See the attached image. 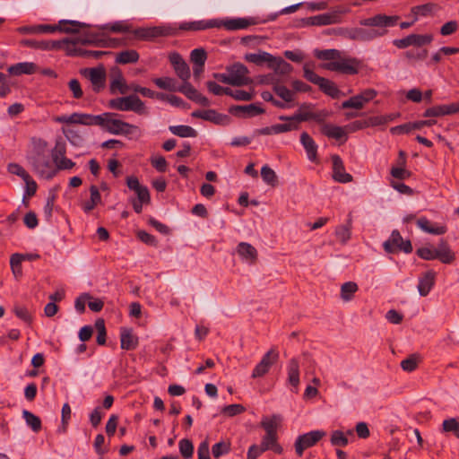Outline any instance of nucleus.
Here are the masks:
<instances>
[{
    "label": "nucleus",
    "instance_id": "9",
    "mask_svg": "<svg viewBox=\"0 0 459 459\" xmlns=\"http://www.w3.org/2000/svg\"><path fill=\"white\" fill-rule=\"evenodd\" d=\"M28 159L33 167V169L41 178L50 179L56 176V169L55 168L53 162L49 160L48 153L29 155Z\"/></svg>",
    "mask_w": 459,
    "mask_h": 459
},
{
    "label": "nucleus",
    "instance_id": "35",
    "mask_svg": "<svg viewBox=\"0 0 459 459\" xmlns=\"http://www.w3.org/2000/svg\"><path fill=\"white\" fill-rule=\"evenodd\" d=\"M36 69L37 65L34 63L22 62L11 65L8 72L13 75L32 74Z\"/></svg>",
    "mask_w": 459,
    "mask_h": 459
},
{
    "label": "nucleus",
    "instance_id": "48",
    "mask_svg": "<svg viewBox=\"0 0 459 459\" xmlns=\"http://www.w3.org/2000/svg\"><path fill=\"white\" fill-rule=\"evenodd\" d=\"M62 131L64 135L73 145L80 146L82 143L83 138L79 131L74 128H63Z\"/></svg>",
    "mask_w": 459,
    "mask_h": 459
},
{
    "label": "nucleus",
    "instance_id": "58",
    "mask_svg": "<svg viewBox=\"0 0 459 459\" xmlns=\"http://www.w3.org/2000/svg\"><path fill=\"white\" fill-rule=\"evenodd\" d=\"M261 177L268 185L274 186L277 182V177L273 169L268 165H264L261 169Z\"/></svg>",
    "mask_w": 459,
    "mask_h": 459
},
{
    "label": "nucleus",
    "instance_id": "21",
    "mask_svg": "<svg viewBox=\"0 0 459 459\" xmlns=\"http://www.w3.org/2000/svg\"><path fill=\"white\" fill-rule=\"evenodd\" d=\"M178 91L189 100L204 107H209L211 104L210 100L205 96L202 95L188 82L184 83Z\"/></svg>",
    "mask_w": 459,
    "mask_h": 459
},
{
    "label": "nucleus",
    "instance_id": "57",
    "mask_svg": "<svg viewBox=\"0 0 459 459\" xmlns=\"http://www.w3.org/2000/svg\"><path fill=\"white\" fill-rule=\"evenodd\" d=\"M230 451V444L228 442L221 441L214 444L212 447V455L219 458L221 455L229 454Z\"/></svg>",
    "mask_w": 459,
    "mask_h": 459
},
{
    "label": "nucleus",
    "instance_id": "10",
    "mask_svg": "<svg viewBox=\"0 0 459 459\" xmlns=\"http://www.w3.org/2000/svg\"><path fill=\"white\" fill-rule=\"evenodd\" d=\"M66 154V143L62 139H57L55 143V146L51 151L52 162L55 164V168L57 170L71 169L75 166V163L65 157Z\"/></svg>",
    "mask_w": 459,
    "mask_h": 459
},
{
    "label": "nucleus",
    "instance_id": "32",
    "mask_svg": "<svg viewBox=\"0 0 459 459\" xmlns=\"http://www.w3.org/2000/svg\"><path fill=\"white\" fill-rule=\"evenodd\" d=\"M439 10V6L437 4L428 3L425 4L416 5L411 8V13L418 20L419 17H428L433 15Z\"/></svg>",
    "mask_w": 459,
    "mask_h": 459
},
{
    "label": "nucleus",
    "instance_id": "4",
    "mask_svg": "<svg viewBox=\"0 0 459 459\" xmlns=\"http://www.w3.org/2000/svg\"><path fill=\"white\" fill-rule=\"evenodd\" d=\"M252 18H234V19H211L201 20L195 22H183L179 25L182 30H204L212 28H225L228 30H238L247 29V27L255 24Z\"/></svg>",
    "mask_w": 459,
    "mask_h": 459
},
{
    "label": "nucleus",
    "instance_id": "19",
    "mask_svg": "<svg viewBox=\"0 0 459 459\" xmlns=\"http://www.w3.org/2000/svg\"><path fill=\"white\" fill-rule=\"evenodd\" d=\"M333 178L340 183H349L352 180V176L345 171L344 164L341 157L337 154L332 156Z\"/></svg>",
    "mask_w": 459,
    "mask_h": 459
},
{
    "label": "nucleus",
    "instance_id": "46",
    "mask_svg": "<svg viewBox=\"0 0 459 459\" xmlns=\"http://www.w3.org/2000/svg\"><path fill=\"white\" fill-rule=\"evenodd\" d=\"M442 431L443 432H451L457 438H459V419L449 418V419L445 420L442 423Z\"/></svg>",
    "mask_w": 459,
    "mask_h": 459
},
{
    "label": "nucleus",
    "instance_id": "27",
    "mask_svg": "<svg viewBox=\"0 0 459 459\" xmlns=\"http://www.w3.org/2000/svg\"><path fill=\"white\" fill-rule=\"evenodd\" d=\"M300 143L306 150L307 158L312 162L317 161V144L313 138L307 133L300 134Z\"/></svg>",
    "mask_w": 459,
    "mask_h": 459
},
{
    "label": "nucleus",
    "instance_id": "13",
    "mask_svg": "<svg viewBox=\"0 0 459 459\" xmlns=\"http://www.w3.org/2000/svg\"><path fill=\"white\" fill-rule=\"evenodd\" d=\"M226 70L228 73H230L232 81V86L241 87L251 84L253 82V80L248 76V68L239 62L227 66Z\"/></svg>",
    "mask_w": 459,
    "mask_h": 459
},
{
    "label": "nucleus",
    "instance_id": "42",
    "mask_svg": "<svg viewBox=\"0 0 459 459\" xmlns=\"http://www.w3.org/2000/svg\"><path fill=\"white\" fill-rule=\"evenodd\" d=\"M169 131L179 137H195L197 132L189 126H170Z\"/></svg>",
    "mask_w": 459,
    "mask_h": 459
},
{
    "label": "nucleus",
    "instance_id": "18",
    "mask_svg": "<svg viewBox=\"0 0 459 459\" xmlns=\"http://www.w3.org/2000/svg\"><path fill=\"white\" fill-rule=\"evenodd\" d=\"M229 112L238 117L247 118L264 114L265 110L258 103L248 105H234L229 108Z\"/></svg>",
    "mask_w": 459,
    "mask_h": 459
},
{
    "label": "nucleus",
    "instance_id": "33",
    "mask_svg": "<svg viewBox=\"0 0 459 459\" xmlns=\"http://www.w3.org/2000/svg\"><path fill=\"white\" fill-rule=\"evenodd\" d=\"M238 255L247 262L254 263L257 258L256 249L250 244L241 242L237 247Z\"/></svg>",
    "mask_w": 459,
    "mask_h": 459
},
{
    "label": "nucleus",
    "instance_id": "5",
    "mask_svg": "<svg viewBox=\"0 0 459 459\" xmlns=\"http://www.w3.org/2000/svg\"><path fill=\"white\" fill-rule=\"evenodd\" d=\"M119 115L105 112L100 115H91L90 126H99L109 134L116 135H130L139 131L137 126L118 119Z\"/></svg>",
    "mask_w": 459,
    "mask_h": 459
},
{
    "label": "nucleus",
    "instance_id": "7",
    "mask_svg": "<svg viewBox=\"0 0 459 459\" xmlns=\"http://www.w3.org/2000/svg\"><path fill=\"white\" fill-rule=\"evenodd\" d=\"M329 117V112L325 109L313 111L310 104L303 103L299 110L292 116H280L281 121H294L299 125L300 122L314 120L318 124H322Z\"/></svg>",
    "mask_w": 459,
    "mask_h": 459
},
{
    "label": "nucleus",
    "instance_id": "8",
    "mask_svg": "<svg viewBox=\"0 0 459 459\" xmlns=\"http://www.w3.org/2000/svg\"><path fill=\"white\" fill-rule=\"evenodd\" d=\"M304 77L308 82L317 85L325 94L337 99L340 94V90L336 84L329 79L324 78L316 74L311 68L309 64H305L303 66Z\"/></svg>",
    "mask_w": 459,
    "mask_h": 459
},
{
    "label": "nucleus",
    "instance_id": "43",
    "mask_svg": "<svg viewBox=\"0 0 459 459\" xmlns=\"http://www.w3.org/2000/svg\"><path fill=\"white\" fill-rule=\"evenodd\" d=\"M351 225L349 221L347 225H340L335 229V237L342 245H346L351 237Z\"/></svg>",
    "mask_w": 459,
    "mask_h": 459
},
{
    "label": "nucleus",
    "instance_id": "38",
    "mask_svg": "<svg viewBox=\"0 0 459 459\" xmlns=\"http://www.w3.org/2000/svg\"><path fill=\"white\" fill-rule=\"evenodd\" d=\"M23 261L24 257L20 253H14L10 257L11 270L16 280H20L22 277V264Z\"/></svg>",
    "mask_w": 459,
    "mask_h": 459
},
{
    "label": "nucleus",
    "instance_id": "60",
    "mask_svg": "<svg viewBox=\"0 0 459 459\" xmlns=\"http://www.w3.org/2000/svg\"><path fill=\"white\" fill-rule=\"evenodd\" d=\"M100 30H109L112 32H128L130 26L124 22H116L112 24H105L100 27Z\"/></svg>",
    "mask_w": 459,
    "mask_h": 459
},
{
    "label": "nucleus",
    "instance_id": "15",
    "mask_svg": "<svg viewBox=\"0 0 459 459\" xmlns=\"http://www.w3.org/2000/svg\"><path fill=\"white\" fill-rule=\"evenodd\" d=\"M91 83L92 91L95 93L102 91L106 86L107 74L102 66L86 68L82 73Z\"/></svg>",
    "mask_w": 459,
    "mask_h": 459
},
{
    "label": "nucleus",
    "instance_id": "23",
    "mask_svg": "<svg viewBox=\"0 0 459 459\" xmlns=\"http://www.w3.org/2000/svg\"><path fill=\"white\" fill-rule=\"evenodd\" d=\"M121 349L133 351L138 346V337L134 334L131 328L122 327L120 329Z\"/></svg>",
    "mask_w": 459,
    "mask_h": 459
},
{
    "label": "nucleus",
    "instance_id": "34",
    "mask_svg": "<svg viewBox=\"0 0 459 459\" xmlns=\"http://www.w3.org/2000/svg\"><path fill=\"white\" fill-rule=\"evenodd\" d=\"M281 420L282 418L279 414L264 416L261 420V427L264 429L266 433L277 434V429Z\"/></svg>",
    "mask_w": 459,
    "mask_h": 459
},
{
    "label": "nucleus",
    "instance_id": "61",
    "mask_svg": "<svg viewBox=\"0 0 459 459\" xmlns=\"http://www.w3.org/2000/svg\"><path fill=\"white\" fill-rule=\"evenodd\" d=\"M245 411L246 409L243 405L235 403L224 406L221 411L228 417H233L241 414Z\"/></svg>",
    "mask_w": 459,
    "mask_h": 459
},
{
    "label": "nucleus",
    "instance_id": "39",
    "mask_svg": "<svg viewBox=\"0 0 459 459\" xmlns=\"http://www.w3.org/2000/svg\"><path fill=\"white\" fill-rule=\"evenodd\" d=\"M269 68L273 69L276 74L286 75L292 72L293 67L290 64L283 60L281 57H275L274 61L269 65Z\"/></svg>",
    "mask_w": 459,
    "mask_h": 459
},
{
    "label": "nucleus",
    "instance_id": "20",
    "mask_svg": "<svg viewBox=\"0 0 459 459\" xmlns=\"http://www.w3.org/2000/svg\"><path fill=\"white\" fill-rule=\"evenodd\" d=\"M339 22V15L333 13H322L303 20V23L307 26H322L333 24Z\"/></svg>",
    "mask_w": 459,
    "mask_h": 459
},
{
    "label": "nucleus",
    "instance_id": "22",
    "mask_svg": "<svg viewBox=\"0 0 459 459\" xmlns=\"http://www.w3.org/2000/svg\"><path fill=\"white\" fill-rule=\"evenodd\" d=\"M54 121L62 124H77L90 126L91 114L74 112L69 116H57L54 117Z\"/></svg>",
    "mask_w": 459,
    "mask_h": 459
},
{
    "label": "nucleus",
    "instance_id": "41",
    "mask_svg": "<svg viewBox=\"0 0 459 459\" xmlns=\"http://www.w3.org/2000/svg\"><path fill=\"white\" fill-rule=\"evenodd\" d=\"M139 59V54L136 50L129 49L124 50L117 55L116 62L117 64H133L136 63Z\"/></svg>",
    "mask_w": 459,
    "mask_h": 459
},
{
    "label": "nucleus",
    "instance_id": "6",
    "mask_svg": "<svg viewBox=\"0 0 459 459\" xmlns=\"http://www.w3.org/2000/svg\"><path fill=\"white\" fill-rule=\"evenodd\" d=\"M108 107L118 111H133L140 116L149 114L144 102L136 94L112 99L108 101Z\"/></svg>",
    "mask_w": 459,
    "mask_h": 459
},
{
    "label": "nucleus",
    "instance_id": "14",
    "mask_svg": "<svg viewBox=\"0 0 459 459\" xmlns=\"http://www.w3.org/2000/svg\"><path fill=\"white\" fill-rule=\"evenodd\" d=\"M68 39L62 40H36V39H22L21 44L24 47L31 48L34 49L51 51L64 49L66 52V46Z\"/></svg>",
    "mask_w": 459,
    "mask_h": 459
},
{
    "label": "nucleus",
    "instance_id": "3",
    "mask_svg": "<svg viewBox=\"0 0 459 459\" xmlns=\"http://www.w3.org/2000/svg\"><path fill=\"white\" fill-rule=\"evenodd\" d=\"M78 42L82 43V45H94L102 48L117 46V41L114 39H106L104 35L100 33L87 32L82 38L76 40L68 39V43L66 46V56L92 57L94 59H100L106 54L104 51L86 50L79 48L77 47Z\"/></svg>",
    "mask_w": 459,
    "mask_h": 459
},
{
    "label": "nucleus",
    "instance_id": "29",
    "mask_svg": "<svg viewBox=\"0 0 459 459\" xmlns=\"http://www.w3.org/2000/svg\"><path fill=\"white\" fill-rule=\"evenodd\" d=\"M245 60L260 66L266 65L269 68V65L274 61V56L268 52L259 51L258 53L246 54Z\"/></svg>",
    "mask_w": 459,
    "mask_h": 459
},
{
    "label": "nucleus",
    "instance_id": "24",
    "mask_svg": "<svg viewBox=\"0 0 459 459\" xmlns=\"http://www.w3.org/2000/svg\"><path fill=\"white\" fill-rule=\"evenodd\" d=\"M126 186L137 195L138 201H150L149 189L147 186L141 185L136 177H127Z\"/></svg>",
    "mask_w": 459,
    "mask_h": 459
},
{
    "label": "nucleus",
    "instance_id": "26",
    "mask_svg": "<svg viewBox=\"0 0 459 459\" xmlns=\"http://www.w3.org/2000/svg\"><path fill=\"white\" fill-rule=\"evenodd\" d=\"M436 273L428 271L424 273L419 279L418 290L420 296H427L435 284Z\"/></svg>",
    "mask_w": 459,
    "mask_h": 459
},
{
    "label": "nucleus",
    "instance_id": "31",
    "mask_svg": "<svg viewBox=\"0 0 459 459\" xmlns=\"http://www.w3.org/2000/svg\"><path fill=\"white\" fill-rule=\"evenodd\" d=\"M57 31L64 33H77L81 29L91 27L90 24L73 20L59 21Z\"/></svg>",
    "mask_w": 459,
    "mask_h": 459
},
{
    "label": "nucleus",
    "instance_id": "63",
    "mask_svg": "<svg viewBox=\"0 0 459 459\" xmlns=\"http://www.w3.org/2000/svg\"><path fill=\"white\" fill-rule=\"evenodd\" d=\"M95 327L98 331L96 342L99 345H104L106 343V328L103 319H98L95 322Z\"/></svg>",
    "mask_w": 459,
    "mask_h": 459
},
{
    "label": "nucleus",
    "instance_id": "54",
    "mask_svg": "<svg viewBox=\"0 0 459 459\" xmlns=\"http://www.w3.org/2000/svg\"><path fill=\"white\" fill-rule=\"evenodd\" d=\"M365 104H366V102L363 101V99L360 97V95L357 94L355 96L351 97L349 100L343 101L342 103V108L344 109H346V108L361 109Z\"/></svg>",
    "mask_w": 459,
    "mask_h": 459
},
{
    "label": "nucleus",
    "instance_id": "62",
    "mask_svg": "<svg viewBox=\"0 0 459 459\" xmlns=\"http://www.w3.org/2000/svg\"><path fill=\"white\" fill-rule=\"evenodd\" d=\"M419 359L418 356L413 354L408 357L407 359L402 360L401 368L407 372L414 371L418 367Z\"/></svg>",
    "mask_w": 459,
    "mask_h": 459
},
{
    "label": "nucleus",
    "instance_id": "17",
    "mask_svg": "<svg viewBox=\"0 0 459 459\" xmlns=\"http://www.w3.org/2000/svg\"><path fill=\"white\" fill-rule=\"evenodd\" d=\"M279 359V351L275 348H271L261 359L260 362L255 367L252 372V377H262L267 374L271 367Z\"/></svg>",
    "mask_w": 459,
    "mask_h": 459
},
{
    "label": "nucleus",
    "instance_id": "44",
    "mask_svg": "<svg viewBox=\"0 0 459 459\" xmlns=\"http://www.w3.org/2000/svg\"><path fill=\"white\" fill-rule=\"evenodd\" d=\"M22 416L28 426L31 428L34 432H39L41 429L40 419L29 411H23Z\"/></svg>",
    "mask_w": 459,
    "mask_h": 459
},
{
    "label": "nucleus",
    "instance_id": "1",
    "mask_svg": "<svg viewBox=\"0 0 459 459\" xmlns=\"http://www.w3.org/2000/svg\"><path fill=\"white\" fill-rule=\"evenodd\" d=\"M400 17L398 15H386L379 13L359 21V24L365 28H351L345 30L343 35L345 38L358 41H371L383 37L387 33V28L397 24Z\"/></svg>",
    "mask_w": 459,
    "mask_h": 459
},
{
    "label": "nucleus",
    "instance_id": "2",
    "mask_svg": "<svg viewBox=\"0 0 459 459\" xmlns=\"http://www.w3.org/2000/svg\"><path fill=\"white\" fill-rule=\"evenodd\" d=\"M315 56L319 60L328 61L322 64V68L342 74L354 75L361 68V61L355 57H343L337 49H316Z\"/></svg>",
    "mask_w": 459,
    "mask_h": 459
},
{
    "label": "nucleus",
    "instance_id": "52",
    "mask_svg": "<svg viewBox=\"0 0 459 459\" xmlns=\"http://www.w3.org/2000/svg\"><path fill=\"white\" fill-rule=\"evenodd\" d=\"M178 448L181 455L186 458H191L194 454V445L191 440L183 438L178 443Z\"/></svg>",
    "mask_w": 459,
    "mask_h": 459
},
{
    "label": "nucleus",
    "instance_id": "49",
    "mask_svg": "<svg viewBox=\"0 0 459 459\" xmlns=\"http://www.w3.org/2000/svg\"><path fill=\"white\" fill-rule=\"evenodd\" d=\"M32 150L30 155H38L47 153L48 143L42 138L32 137L30 140Z\"/></svg>",
    "mask_w": 459,
    "mask_h": 459
},
{
    "label": "nucleus",
    "instance_id": "16",
    "mask_svg": "<svg viewBox=\"0 0 459 459\" xmlns=\"http://www.w3.org/2000/svg\"><path fill=\"white\" fill-rule=\"evenodd\" d=\"M384 249L387 253H394L396 251H403L404 253H411L412 246L410 240H403L398 230H393L390 238L384 242Z\"/></svg>",
    "mask_w": 459,
    "mask_h": 459
},
{
    "label": "nucleus",
    "instance_id": "40",
    "mask_svg": "<svg viewBox=\"0 0 459 459\" xmlns=\"http://www.w3.org/2000/svg\"><path fill=\"white\" fill-rule=\"evenodd\" d=\"M321 132L328 138H333L335 140H340L345 137V132L343 128L338 126L325 124L321 128Z\"/></svg>",
    "mask_w": 459,
    "mask_h": 459
},
{
    "label": "nucleus",
    "instance_id": "12",
    "mask_svg": "<svg viewBox=\"0 0 459 459\" xmlns=\"http://www.w3.org/2000/svg\"><path fill=\"white\" fill-rule=\"evenodd\" d=\"M326 433L324 430H312L303 435H299L295 443V452L299 456H302L304 451L315 446Z\"/></svg>",
    "mask_w": 459,
    "mask_h": 459
},
{
    "label": "nucleus",
    "instance_id": "11",
    "mask_svg": "<svg viewBox=\"0 0 459 459\" xmlns=\"http://www.w3.org/2000/svg\"><path fill=\"white\" fill-rule=\"evenodd\" d=\"M135 38L140 39H152L158 37L174 36L177 29L171 26H156L151 28H137L133 30Z\"/></svg>",
    "mask_w": 459,
    "mask_h": 459
},
{
    "label": "nucleus",
    "instance_id": "53",
    "mask_svg": "<svg viewBox=\"0 0 459 459\" xmlns=\"http://www.w3.org/2000/svg\"><path fill=\"white\" fill-rule=\"evenodd\" d=\"M429 51L426 48L410 49L404 53L405 57L410 61H422L428 56Z\"/></svg>",
    "mask_w": 459,
    "mask_h": 459
},
{
    "label": "nucleus",
    "instance_id": "25",
    "mask_svg": "<svg viewBox=\"0 0 459 459\" xmlns=\"http://www.w3.org/2000/svg\"><path fill=\"white\" fill-rule=\"evenodd\" d=\"M193 117L201 118L217 125H221L228 118L227 116L215 111L214 109L195 110L192 113Z\"/></svg>",
    "mask_w": 459,
    "mask_h": 459
},
{
    "label": "nucleus",
    "instance_id": "30",
    "mask_svg": "<svg viewBox=\"0 0 459 459\" xmlns=\"http://www.w3.org/2000/svg\"><path fill=\"white\" fill-rule=\"evenodd\" d=\"M455 258V253L451 250L448 243L442 239L438 247H436V259L443 264H451Z\"/></svg>",
    "mask_w": 459,
    "mask_h": 459
},
{
    "label": "nucleus",
    "instance_id": "59",
    "mask_svg": "<svg viewBox=\"0 0 459 459\" xmlns=\"http://www.w3.org/2000/svg\"><path fill=\"white\" fill-rule=\"evenodd\" d=\"M207 89L210 92L216 96H221L222 94L228 95L231 93V89L229 87H222L219 85L217 82L212 81H208L206 82Z\"/></svg>",
    "mask_w": 459,
    "mask_h": 459
},
{
    "label": "nucleus",
    "instance_id": "45",
    "mask_svg": "<svg viewBox=\"0 0 459 459\" xmlns=\"http://www.w3.org/2000/svg\"><path fill=\"white\" fill-rule=\"evenodd\" d=\"M358 290V285L353 281H347L341 287V297L344 301H350Z\"/></svg>",
    "mask_w": 459,
    "mask_h": 459
},
{
    "label": "nucleus",
    "instance_id": "55",
    "mask_svg": "<svg viewBox=\"0 0 459 459\" xmlns=\"http://www.w3.org/2000/svg\"><path fill=\"white\" fill-rule=\"evenodd\" d=\"M190 59L193 65H204L207 54L204 48H195L191 51Z\"/></svg>",
    "mask_w": 459,
    "mask_h": 459
},
{
    "label": "nucleus",
    "instance_id": "36",
    "mask_svg": "<svg viewBox=\"0 0 459 459\" xmlns=\"http://www.w3.org/2000/svg\"><path fill=\"white\" fill-rule=\"evenodd\" d=\"M288 382L295 388L299 384V364L296 359H291L287 367Z\"/></svg>",
    "mask_w": 459,
    "mask_h": 459
},
{
    "label": "nucleus",
    "instance_id": "47",
    "mask_svg": "<svg viewBox=\"0 0 459 459\" xmlns=\"http://www.w3.org/2000/svg\"><path fill=\"white\" fill-rule=\"evenodd\" d=\"M273 91L275 94L280 97L283 101L290 103L294 100V91L289 90L284 85H274Z\"/></svg>",
    "mask_w": 459,
    "mask_h": 459
},
{
    "label": "nucleus",
    "instance_id": "51",
    "mask_svg": "<svg viewBox=\"0 0 459 459\" xmlns=\"http://www.w3.org/2000/svg\"><path fill=\"white\" fill-rule=\"evenodd\" d=\"M153 82L157 87L162 90L175 91H177L176 82L170 77H160L153 80Z\"/></svg>",
    "mask_w": 459,
    "mask_h": 459
},
{
    "label": "nucleus",
    "instance_id": "37",
    "mask_svg": "<svg viewBox=\"0 0 459 459\" xmlns=\"http://www.w3.org/2000/svg\"><path fill=\"white\" fill-rule=\"evenodd\" d=\"M128 84L121 74H117L112 79L109 85V91L111 94H122L126 95L128 93Z\"/></svg>",
    "mask_w": 459,
    "mask_h": 459
},
{
    "label": "nucleus",
    "instance_id": "56",
    "mask_svg": "<svg viewBox=\"0 0 459 459\" xmlns=\"http://www.w3.org/2000/svg\"><path fill=\"white\" fill-rule=\"evenodd\" d=\"M330 441L333 446L342 447L346 446L349 443L346 435L341 430L333 431Z\"/></svg>",
    "mask_w": 459,
    "mask_h": 459
},
{
    "label": "nucleus",
    "instance_id": "64",
    "mask_svg": "<svg viewBox=\"0 0 459 459\" xmlns=\"http://www.w3.org/2000/svg\"><path fill=\"white\" fill-rule=\"evenodd\" d=\"M416 253L421 259L427 261L436 259V247H422Z\"/></svg>",
    "mask_w": 459,
    "mask_h": 459
},
{
    "label": "nucleus",
    "instance_id": "28",
    "mask_svg": "<svg viewBox=\"0 0 459 459\" xmlns=\"http://www.w3.org/2000/svg\"><path fill=\"white\" fill-rule=\"evenodd\" d=\"M417 225L423 231L433 235H443L446 232V227L438 223H432L427 218H420L417 221Z\"/></svg>",
    "mask_w": 459,
    "mask_h": 459
},
{
    "label": "nucleus",
    "instance_id": "50",
    "mask_svg": "<svg viewBox=\"0 0 459 459\" xmlns=\"http://www.w3.org/2000/svg\"><path fill=\"white\" fill-rule=\"evenodd\" d=\"M411 46L420 48L423 46L429 45L434 38L431 34H411Z\"/></svg>",
    "mask_w": 459,
    "mask_h": 459
}]
</instances>
